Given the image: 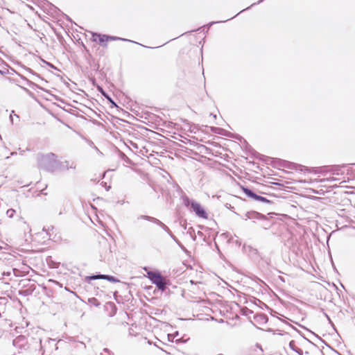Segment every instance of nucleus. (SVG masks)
I'll return each mask as SVG.
<instances>
[{
  "label": "nucleus",
  "mask_w": 355,
  "mask_h": 355,
  "mask_svg": "<svg viewBox=\"0 0 355 355\" xmlns=\"http://www.w3.org/2000/svg\"><path fill=\"white\" fill-rule=\"evenodd\" d=\"M193 209L196 211V213L201 216V217H206L205 212L202 209V207L200 206V205L197 203H192L191 205Z\"/></svg>",
  "instance_id": "nucleus-2"
},
{
  "label": "nucleus",
  "mask_w": 355,
  "mask_h": 355,
  "mask_svg": "<svg viewBox=\"0 0 355 355\" xmlns=\"http://www.w3.org/2000/svg\"><path fill=\"white\" fill-rule=\"evenodd\" d=\"M150 279L153 281V283L156 284L159 288H163L164 283L162 277L158 274H149Z\"/></svg>",
  "instance_id": "nucleus-1"
},
{
  "label": "nucleus",
  "mask_w": 355,
  "mask_h": 355,
  "mask_svg": "<svg viewBox=\"0 0 355 355\" xmlns=\"http://www.w3.org/2000/svg\"><path fill=\"white\" fill-rule=\"evenodd\" d=\"M245 193H246V194H248V196H252V197H254V198H257V197H256L255 196L252 195V193H251L250 191H248V190H245Z\"/></svg>",
  "instance_id": "nucleus-5"
},
{
  "label": "nucleus",
  "mask_w": 355,
  "mask_h": 355,
  "mask_svg": "<svg viewBox=\"0 0 355 355\" xmlns=\"http://www.w3.org/2000/svg\"><path fill=\"white\" fill-rule=\"evenodd\" d=\"M93 37L95 41H99L100 42H103L107 40L105 35H94Z\"/></svg>",
  "instance_id": "nucleus-3"
},
{
  "label": "nucleus",
  "mask_w": 355,
  "mask_h": 355,
  "mask_svg": "<svg viewBox=\"0 0 355 355\" xmlns=\"http://www.w3.org/2000/svg\"><path fill=\"white\" fill-rule=\"evenodd\" d=\"M91 279H106L111 282H114V279L112 277L109 276H104V275H100V276H96V277H92Z\"/></svg>",
  "instance_id": "nucleus-4"
}]
</instances>
